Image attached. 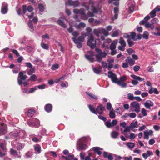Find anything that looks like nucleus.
I'll use <instances>...</instances> for the list:
<instances>
[{"instance_id": "f257e3e1", "label": "nucleus", "mask_w": 160, "mask_h": 160, "mask_svg": "<svg viewBox=\"0 0 160 160\" xmlns=\"http://www.w3.org/2000/svg\"><path fill=\"white\" fill-rule=\"evenodd\" d=\"M108 77L111 79L113 83H115L118 84L122 88H125L127 87V84L125 82H122L125 81L127 79L126 76H124L121 77L119 79H118L116 75L113 73L112 72L109 71L108 72Z\"/></svg>"}, {"instance_id": "f03ea898", "label": "nucleus", "mask_w": 160, "mask_h": 160, "mask_svg": "<svg viewBox=\"0 0 160 160\" xmlns=\"http://www.w3.org/2000/svg\"><path fill=\"white\" fill-rule=\"evenodd\" d=\"M26 133L25 132L22 130L14 131L11 132L9 134L11 138L18 139H24L26 137Z\"/></svg>"}, {"instance_id": "7ed1b4c3", "label": "nucleus", "mask_w": 160, "mask_h": 160, "mask_svg": "<svg viewBox=\"0 0 160 160\" xmlns=\"http://www.w3.org/2000/svg\"><path fill=\"white\" fill-rule=\"evenodd\" d=\"M94 2L93 1L90 0L89 2V5L91 6V10L92 11L91 12L88 11V15L90 17H92L94 16V13L97 14L98 12H101L100 8L98 7H96L94 6Z\"/></svg>"}, {"instance_id": "20e7f679", "label": "nucleus", "mask_w": 160, "mask_h": 160, "mask_svg": "<svg viewBox=\"0 0 160 160\" xmlns=\"http://www.w3.org/2000/svg\"><path fill=\"white\" fill-rule=\"evenodd\" d=\"M100 43L99 39H97L94 40V37L92 35L90 34V37L88 38L87 45L92 49L96 47V44L99 45Z\"/></svg>"}, {"instance_id": "39448f33", "label": "nucleus", "mask_w": 160, "mask_h": 160, "mask_svg": "<svg viewBox=\"0 0 160 160\" xmlns=\"http://www.w3.org/2000/svg\"><path fill=\"white\" fill-rule=\"evenodd\" d=\"M22 10L23 13L24 14H25L27 11L28 12L31 13L30 15H29L28 14H26V15L28 16L29 19L32 18L33 17L34 13L32 12L33 10V8L31 6H29L27 7L25 5H23L22 6Z\"/></svg>"}, {"instance_id": "423d86ee", "label": "nucleus", "mask_w": 160, "mask_h": 160, "mask_svg": "<svg viewBox=\"0 0 160 160\" xmlns=\"http://www.w3.org/2000/svg\"><path fill=\"white\" fill-rule=\"evenodd\" d=\"M6 146L5 141L0 140V157H2L5 155L7 150Z\"/></svg>"}, {"instance_id": "0eeeda50", "label": "nucleus", "mask_w": 160, "mask_h": 160, "mask_svg": "<svg viewBox=\"0 0 160 160\" xmlns=\"http://www.w3.org/2000/svg\"><path fill=\"white\" fill-rule=\"evenodd\" d=\"M96 51L97 52L98 54L96 55V57L97 59L98 62L101 61L102 59L103 58L106 57L108 52L106 53L105 52H102L101 50L98 48H96Z\"/></svg>"}, {"instance_id": "6e6552de", "label": "nucleus", "mask_w": 160, "mask_h": 160, "mask_svg": "<svg viewBox=\"0 0 160 160\" xmlns=\"http://www.w3.org/2000/svg\"><path fill=\"white\" fill-rule=\"evenodd\" d=\"M130 109L132 112L138 113L140 111V105L137 102H133L130 104Z\"/></svg>"}, {"instance_id": "1a4fd4ad", "label": "nucleus", "mask_w": 160, "mask_h": 160, "mask_svg": "<svg viewBox=\"0 0 160 160\" xmlns=\"http://www.w3.org/2000/svg\"><path fill=\"white\" fill-rule=\"evenodd\" d=\"M40 121L38 119L35 118L32 120H29L28 121V124L30 127H38L40 125Z\"/></svg>"}, {"instance_id": "9d476101", "label": "nucleus", "mask_w": 160, "mask_h": 160, "mask_svg": "<svg viewBox=\"0 0 160 160\" xmlns=\"http://www.w3.org/2000/svg\"><path fill=\"white\" fill-rule=\"evenodd\" d=\"M65 4L66 5L70 6H73L74 7H78L80 4L78 1H73L72 0H65Z\"/></svg>"}, {"instance_id": "9b49d317", "label": "nucleus", "mask_w": 160, "mask_h": 160, "mask_svg": "<svg viewBox=\"0 0 160 160\" xmlns=\"http://www.w3.org/2000/svg\"><path fill=\"white\" fill-rule=\"evenodd\" d=\"M27 78L26 75L22 72H20L18 78V81L19 85H21L22 84V81Z\"/></svg>"}, {"instance_id": "f8f14e48", "label": "nucleus", "mask_w": 160, "mask_h": 160, "mask_svg": "<svg viewBox=\"0 0 160 160\" xmlns=\"http://www.w3.org/2000/svg\"><path fill=\"white\" fill-rule=\"evenodd\" d=\"M128 5L130 13H132L134 10L135 5L133 0H129L128 1Z\"/></svg>"}, {"instance_id": "ddd939ff", "label": "nucleus", "mask_w": 160, "mask_h": 160, "mask_svg": "<svg viewBox=\"0 0 160 160\" xmlns=\"http://www.w3.org/2000/svg\"><path fill=\"white\" fill-rule=\"evenodd\" d=\"M61 158L63 160H78L77 158H74V156L73 154L70 153L67 157L62 155Z\"/></svg>"}, {"instance_id": "4468645a", "label": "nucleus", "mask_w": 160, "mask_h": 160, "mask_svg": "<svg viewBox=\"0 0 160 160\" xmlns=\"http://www.w3.org/2000/svg\"><path fill=\"white\" fill-rule=\"evenodd\" d=\"M153 135V131L152 130H145L144 132V139L148 140L149 136H152Z\"/></svg>"}, {"instance_id": "2eb2a0df", "label": "nucleus", "mask_w": 160, "mask_h": 160, "mask_svg": "<svg viewBox=\"0 0 160 160\" xmlns=\"http://www.w3.org/2000/svg\"><path fill=\"white\" fill-rule=\"evenodd\" d=\"M67 20L64 16H63L59 18L57 22L58 24L62 27L65 28L67 27L66 25L63 22V20Z\"/></svg>"}, {"instance_id": "dca6fc26", "label": "nucleus", "mask_w": 160, "mask_h": 160, "mask_svg": "<svg viewBox=\"0 0 160 160\" xmlns=\"http://www.w3.org/2000/svg\"><path fill=\"white\" fill-rule=\"evenodd\" d=\"M90 138L89 137H83L80 138L78 141L77 143H85L90 141Z\"/></svg>"}, {"instance_id": "f3484780", "label": "nucleus", "mask_w": 160, "mask_h": 160, "mask_svg": "<svg viewBox=\"0 0 160 160\" xmlns=\"http://www.w3.org/2000/svg\"><path fill=\"white\" fill-rule=\"evenodd\" d=\"M8 5L7 3L4 2L2 3L1 12L3 14L6 13L8 11Z\"/></svg>"}, {"instance_id": "a211bd4d", "label": "nucleus", "mask_w": 160, "mask_h": 160, "mask_svg": "<svg viewBox=\"0 0 160 160\" xmlns=\"http://www.w3.org/2000/svg\"><path fill=\"white\" fill-rule=\"evenodd\" d=\"M7 130V126L4 123H2L0 127V135H2L6 132Z\"/></svg>"}, {"instance_id": "6ab92c4d", "label": "nucleus", "mask_w": 160, "mask_h": 160, "mask_svg": "<svg viewBox=\"0 0 160 160\" xmlns=\"http://www.w3.org/2000/svg\"><path fill=\"white\" fill-rule=\"evenodd\" d=\"M77 149L78 150H85L86 149L88 146L86 144L84 143H77Z\"/></svg>"}, {"instance_id": "aec40b11", "label": "nucleus", "mask_w": 160, "mask_h": 160, "mask_svg": "<svg viewBox=\"0 0 160 160\" xmlns=\"http://www.w3.org/2000/svg\"><path fill=\"white\" fill-rule=\"evenodd\" d=\"M153 155V153L152 151L150 150L147 151L146 152L143 153L142 154V157L144 159H147L148 157Z\"/></svg>"}, {"instance_id": "412c9836", "label": "nucleus", "mask_w": 160, "mask_h": 160, "mask_svg": "<svg viewBox=\"0 0 160 160\" xmlns=\"http://www.w3.org/2000/svg\"><path fill=\"white\" fill-rule=\"evenodd\" d=\"M104 108V107L102 105L100 104L97 107L96 109L97 114L98 113L100 114H102L103 112Z\"/></svg>"}, {"instance_id": "4be33fe9", "label": "nucleus", "mask_w": 160, "mask_h": 160, "mask_svg": "<svg viewBox=\"0 0 160 160\" xmlns=\"http://www.w3.org/2000/svg\"><path fill=\"white\" fill-rule=\"evenodd\" d=\"M153 102L151 100H147L144 103V105L145 107L147 108L150 109L151 107L153 106Z\"/></svg>"}, {"instance_id": "5701e85b", "label": "nucleus", "mask_w": 160, "mask_h": 160, "mask_svg": "<svg viewBox=\"0 0 160 160\" xmlns=\"http://www.w3.org/2000/svg\"><path fill=\"white\" fill-rule=\"evenodd\" d=\"M103 156L104 158H107L109 160H113V158L112 154L110 153L106 152H103Z\"/></svg>"}, {"instance_id": "b1692460", "label": "nucleus", "mask_w": 160, "mask_h": 160, "mask_svg": "<svg viewBox=\"0 0 160 160\" xmlns=\"http://www.w3.org/2000/svg\"><path fill=\"white\" fill-rule=\"evenodd\" d=\"M88 52L89 53L91 54V55H85V57L90 62H93L94 61V58L92 57L93 54L92 53V51H89Z\"/></svg>"}, {"instance_id": "393cba45", "label": "nucleus", "mask_w": 160, "mask_h": 160, "mask_svg": "<svg viewBox=\"0 0 160 160\" xmlns=\"http://www.w3.org/2000/svg\"><path fill=\"white\" fill-rule=\"evenodd\" d=\"M75 26L77 29L81 30L86 27V24L83 22H80L79 24H75Z\"/></svg>"}, {"instance_id": "a878e982", "label": "nucleus", "mask_w": 160, "mask_h": 160, "mask_svg": "<svg viewBox=\"0 0 160 160\" xmlns=\"http://www.w3.org/2000/svg\"><path fill=\"white\" fill-rule=\"evenodd\" d=\"M92 150L95 152L97 153L98 155H101L102 152L100 151L102 150L103 149L99 147H94L92 148Z\"/></svg>"}, {"instance_id": "bb28decb", "label": "nucleus", "mask_w": 160, "mask_h": 160, "mask_svg": "<svg viewBox=\"0 0 160 160\" xmlns=\"http://www.w3.org/2000/svg\"><path fill=\"white\" fill-rule=\"evenodd\" d=\"M52 106L50 104H46L45 106V110L48 112H51L52 110Z\"/></svg>"}, {"instance_id": "cd10ccee", "label": "nucleus", "mask_w": 160, "mask_h": 160, "mask_svg": "<svg viewBox=\"0 0 160 160\" xmlns=\"http://www.w3.org/2000/svg\"><path fill=\"white\" fill-rule=\"evenodd\" d=\"M125 61L131 66L133 65L135 63V61L130 57H128Z\"/></svg>"}, {"instance_id": "c85d7f7f", "label": "nucleus", "mask_w": 160, "mask_h": 160, "mask_svg": "<svg viewBox=\"0 0 160 160\" xmlns=\"http://www.w3.org/2000/svg\"><path fill=\"white\" fill-rule=\"evenodd\" d=\"M35 111L33 109H28L27 112L25 113L26 115L29 117H32L35 113Z\"/></svg>"}, {"instance_id": "c756f323", "label": "nucleus", "mask_w": 160, "mask_h": 160, "mask_svg": "<svg viewBox=\"0 0 160 160\" xmlns=\"http://www.w3.org/2000/svg\"><path fill=\"white\" fill-rule=\"evenodd\" d=\"M11 154L13 155L14 157L18 158H20L21 157V155H18V152L17 151L11 148L10 150Z\"/></svg>"}, {"instance_id": "7c9ffc66", "label": "nucleus", "mask_w": 160, "mask_h": 160, "mask_svg": "<svg viewBox=\"0 0 160 160\" xmlns=\"http://www.w3.org/2000/svg\"><path fill=\"white\" fill-rule=\"evenodd\" d=\"M118 42V40H115L112 42L110 46V50L115 49Z\"/></svg>"}, {"instance_id": "2f4dec72", "label": "nucleus", "mask_w": 160, "mask_h": 160, "mask_svg": "<svg viewBox=\"0 0 160 160\" xmlns=\"http://www.w3.org/2000/svg\"><path fill=\"white\" fill-rule=\"evenodd\" d=\"M150 19V17L149 15H147L146 16L144 19L141 21L139 22V24L140 25H144L146 22H148V20H149Z\"/></svg>"}, {"instance_id": "473e14b6", "label": "nucleus", "mask_w": 160, "mask_h": 160, "mask_svg": "<svg viewBox=\"0 0 160 160\" xmlns=\"http://www.w3.org/2000/svg\"><path fill=\"white\" fill-rule=\"evenodd\" d=\"M86 93L89 97L90 98L92 99L97 100L98 99V97L92 93L88 92H86Z\"/></svg>"}, {"instance_id": "72a5a7b5", "label": "nucleus", "mask_w": 160, "mask_h": 160, "mask_svg": "<svg viewBox=\"0 0 160 160\" xmlns=\"http://www.w3.org/2000/svg\"><path fill=\"white\" fill-rule=\"evenodd\" d=\"M144 25L146 28H149L151 30H153L155 28L154 25L152 23H150L149 22H146Z\"/></svg>"}, {"instance_id": "f704fd0d", "label": "nucleus", "mask_w": 160, "mask_h": 160, "mask_svg": "<svg viewBox=\"0 0 160 160\" xmlns=\"http://www.w3.org/2000/svg\"><path fill=\"white\" fill-rule=\"evenodd\" d=\"M157 7H156L153 10H152L150 13V17L151 18H154L156 15V13L158 12Z\"/></svg>"}, {"instance_id": "c9c22d12", "label": "nucleus", "mask_w": 160, "mask_h": 160, "mask_svg": "<svg viewBox=\"0 0 160 160\" xmlns=\"http://www.w3.org/2000/svg\"><path fill=\"white\" fill-rule=\"evenodd\" d=\"M84 38L82 36H81L79 37L78 39H76L75 38H72V39L73 41H75V40L77 41V42L82 43L84 41Z\"/></svg>"}, {"instance_id": "e433bc0d", "label": "nucleus", "mask_w": 160, "mask_h": 160, "mask_svg": "<svg viewBox=\"0 0 160 160\" xmlns=\"http://www.w3.org/2000/svg\"><path fill=\"white\" fill-rule=\"evenodd\" d=\"M16 147L18 150H20L23 148L24 147V144L21 143L19 142H17L16 144Z\"/></svg>"}, {"instance_id": "4c0bfd02", "label": "nucleus", "mask_w": 160, "mask_h": 160, "mask_svg": "<svg viewBox=\"0 0 160 160\" xmlns=\"http://www.w3.org/2000/svg\"><path fill=\"white\" fill-rule=\"evenodd\" d=\"M129 127L131 129L138 128V121H136L134 122H132L130 125Z\"/></svg>"}, {"instance_id": "58836bf2", "label": "nucleus", "mask_w": 160, "mask_h": 160, "mask_svg": "<svg viewBox=\"0 0 160 160\" xmlns=\"http://www.w3.org/2000/svg\"><path fill=\"white\" fill-rule=\"evenodd\" d=\"M131 77L134 79L140 82L144 80V78L138 76H137L134 75H131Z\"/></svg>"}, {"instance_id": "ea45409f", "label": "nucleus", "mask_w": 160, "mask_h": 160, "mask_svg": "<svg viewBox=\"0 0 160 160\" xmlns=\"http://www.w3.org/2000/svg\"><path fill=\"white\" fill-rule=\"evenodd\" d=\"M93 33L98 38L99 34L101 33V28L94 29L93 31Z\"/></svg>"}, {"instance_id": "a19ab883", "label": "nucleus", "mask_w": 160, "mask_h": 160, "mask_svg": "<svg viewBox=\"0 0 160 160\" xmlns=\"http://www.w3.org/2000/svg\"><path fill=\"white\" fill-rule=\"evenodd\" d=\"M149 93L150 94H152L153 93H154L156 94H158L159 92L157 89L156 88H151L148 91Z\"/></svg>"}, {"instance_id": "79ce46f5", "label": "nucleus", "mask_w": 160, "mask_h": 160, "mask_svg": "<svg viewBox=\"0 0 160 160\" xmlns=\"http://www.w3.org/2000/svg\"><path fill=\"white\" fill-rule=\"evenodd\" d=\"M123 128H121V131L122 132H129L130 131V129H131L129 126H126Z\"/></svg>"}, {"instance_id": "37998d69", "label": "nucleus", "mask_w": 160, "mask_h": 160, "mask_svg": "<svg viewBox=\"0 0 160 160\" xmlns=\"http://www.w3.org/2000/svg\"><path fill=\"white\" fill-rule=\"evenodd\" d=\"M28 26L29 28V30L31 32H33L34 28L32 22L31 20H29L28 24Z\"/></svg>"}, {"instance_id": "c03bdc74", "label": "nucleus", "mask_w": 160, "mask_h": 160, "mask_svg": "<svg viewBox=\"0 0 160 160\" xmlns=\"http://www.w3.org/2000/svg\"><path fill=\"white\" fill-rule=\"evenodd\" d=\"M118 135V132L116 131H114L111 132V137L114 139L116 138Z\"/></svg>"}, {"instance_id": "a18cd8bd", "label": "nucleus", "mask_w": 160, "mask_h": 160, "mask_svg": "<svg viewBox=\"0 0 160 160\" xmlns=\"http://www.w3.org/2000/svg\"><path fill=\"white\" fill-rule=\"evenodd\" d=\"M34 149L36 152H37L38 153H39L41 152V149L40 146L39 144H37L34 146Z\"/></svg>"}, {"instance_id": "49530a36", "label": "nucleus", "mask_w": 160, "mask_h": 160, "mask_svg": "<svg viewBox=\"0 0 160 160\" xmlns=\"http://www.w3.org/2000/svg\"><path fill=\"white\" fill-rule=\"evenodd\" d=\"M88 108L90 110V111L92 112V113H93L95 114H97V112H96V110H95V108L92 106L90 104L88 105Z\"/></svg>"}, {"instance_id": "de8ad7c7", "label": "nucleus", "mask_w": 160, "mask_h": 160, "mask_svg": "<svg viewBox=\"0 0 160 160\" xmlns=\"http://www.w3.org/2000/svg\"><path fill=\"white\" fill-rule=\"evenodd\" d=\"M119 43L123 47H126V43L122 38H121L119 39Z\"/></svg>"}, {"instance_id": "09e8293b", "label": "nucleus", "mask_w": 160, "mask_h": 160, "mask_svg": "<svg viewBox=\"0 0 160 160\" xmlns=\"http://www.w3.org/2000/svg\"><path fill=\"white\" fill-rule=\"evenodd\" d=\"M109 116L111 118L113 119L115 118L116 115L114 112L113 110H111L109 112Z\"/></svg>"}, {"instance_id": "8fccbe9b", "label": "nucleus", "mask_w": 160, "mask_h": 160, "mask_svg": "<svg viewBox=\"0 0 160 160\" xmlns=\"http://www.w3.org/2000/svg\"><path fill=\"white\" fill-rule=\"evenodd\" d=\"M101 32L105 36H107L109 35V32L107 30L103 28H101Z\"/></svg>"}, {"instance_id": "3c124183", "label": "nucleus", "mask_w": 160, "mask_h": 160, "mask_svg": "<svg viewBox=\"0 0 160 160\" xmlns=\"http://www.w3.org/2000/svg\"><path fill=\"white\" fill-rule=\"evenodd\" d=\"M149 33L147 31H145L143 32L142 35V38L146 39H147L148 38Z\"/></svg>"}, {"instance_id": "603ef678", "label": "nucleus", "mask_w": 160, "mask_h": 160, "mask_svg": "<svg viewBox=\"0 0 160 160\" xmlns=\"http://www.w3.org/2000/svg\"><path fill=\"white\" fill-rule=\"evenodd\" d=\"M127 146L129 148L132 149L134 147L135 144L132 142H128L127 144Z\"/></svg>"}, {"instance_id": "864d4df0", "label": "nucleus", "mask_w": 160, "mask_h": 160, "mask_svg": "<svg viewBox=\"0 0 160 160\" xmlns=\"http://www.w3.org/2000/svg\"><path fill=\"white\" fill-rule=\"evenodd\" d=\"M118 34L119 31L118 30H115L112 32L111 36L113 37H115L118 36Z\"/></svg>"}, {"instance_id": "5fc2aeb1", "label": "nucleus", "mask_w": 160, "mask_h": 160, "mask_svg": "<svg viewBox=\"0 0 160 160\" xmlns=\"http://www.w3.org/2000/svg\"><path fill=\"white\" fill-rule=\"evenodd\" d=\"M93 72L97 74H99L101 72V70L96 68H93Z\"/></svg>"}, {"instance_id": "6e6d98bb", "label": "nucleus", "mask_w": 160, "mask_h": 160, "mask_svg": "<svg viewBox=\"0 0 160 160\" xmlns=\"http://www.w3.org/2000/svg\"><path fill=\"white\" fill-rule=\"evenodd\" d=\"M141 35L140 34H138L135 38H132V39L134 41H137L138 40H140L141 38Z\"/></svg>"}, {"instance_id": "4d7b16f0", "label": "nucleus", "mask_w": 160, "mask_h": 160, "mask_svg": "<svg viewBox=\"0 0 160 160\" xmlns=\"http://www.w3.org/2000/svg\"><path fill=\"white\" fill-rule=\"evenodd\" d=\"M59 67V65L58 64H55L52 65L51 67V69L53 70H55L58 69Z\"/></svg>"}, {"instance_id": "13d9d810", "label": "nucleus", "mask_w": 160, "mask_h": 160, "mask_svg": "<svg viewBox=\"0 0 160 160\" xmlns=\"http://www.w3.org/2000/svg\"><path fill=\"white\" fill-rule=\"evenodd\" d=\"M141 112L142 113L143 116H146L147 115V111L144 108H142L141 109Z\"/></svg>"}, {"instance_id": "bf43d9fd", "label": "nucleus", "mask_w": 160, "mask_h": 160, "mask_svg": "<svg viewBox=\"0 0 160 160\" xmlns=\"http://www.w3.org/2000/svg\"><path fill=\"white\" fill-rule=\"evenodd\" d=\"M73 42L74 43L77 45V46L78 48H80L82 47V44L81 43L77 42V41L76 40Z\"/></svg>"}, {"instance_id": "052dcab7", "label": "nucleus", "mask_w": 160, "mask_h": 160, "mask_svg": "<svg viewBox=\"0 0 160 160\" xmlns=\"http://www.w3.org/2000/svg\"><path fill=\"white\" fill-rule=\"evenodd\" d=\"M35 68H31L28 71L27 73L28 75H31L34 72Z\"/></svg>"}, {"instance_id": "680f3d73", "label": "nucleus", "mask_w": 160, "mask_h": 160, "mask_svg": "<svg viewBox=\"0 0 160 160\" xmlns=\"http://www.w3.org/2000/svg\"><path fill=\"white\" fill-rule=\"evenodd\" d=\"M41 46L44 49L47 50L48 49V46L44 43H41Z\"/></svg>"}, {"instance_id": "e2e57ef3", "label": "nucleus", "mask_w": 160, "mask_h": 160, "mask_svg": "<svg viewBox=\"0 0 160 160\" xmlns=\"http://www.w3.org/2000/svg\"><path fill=\"white\" fill-rule=\"evenodd\" d=\"M136 137L135 134L133 133L129 132V138L130 139H134Z\"/></svg>"}, {"instance_id": "0e129e2a", "label": "nucleus", "mask_w": 160, "mask_h": 160, "mask_svg": "<svg viewBox=\"0 0 160 160\" xmlns=\"http://www.w3.org/2000/svg\"><path fill=\"white\" fill-rule=\"evenodd\" d=\"M127 96L129 100H134V97L133 96V94L128 93V94Z\"/></svg>"}, {"instance_id": "69168bd1", "label": "nucleus", "mask_w": 160, "mask_h": 160, "mask_svg": "<svg viewBox=\"0 0 160 160\" xmlns=\"http://www.w3.org/2000/svg\"><path fill=\"white\" fill-rule=\"evenodd\" d=\"M31 80L33 81H35L37 80V77L36 75L33 74L30 77Z\"/></svg>"}, {"instance_id": "338daca9", "label": "nucleus", "mask_w": 160, "mask_h": 160, "mask_svg": "<svg viewBox=\"0 0 160 160\" xmlns=\"http://www.w3.org/2000/svg\"><path fill=\"white\" fill-rule=\"evenodd\" d=\"M61 86L62 87H66L68 86V83L67 82H62L61 84Z\"/></svg>"}, {"instance_id": "774afa93", "label": "nucleus", "mask_w": 160, "mask_h": 160, "mask_svg": "<svg viewBox=\"0 0 160 160\" xmlns=\"http://www.w3.org/2000/svg\"><path fill=\"white\" fill-rule=\"evenodd\" d=\"M151 23L154 25V24L157 23L158 22V20L156 18H154L151 20Z\"/></svg>"}]
</instances>
